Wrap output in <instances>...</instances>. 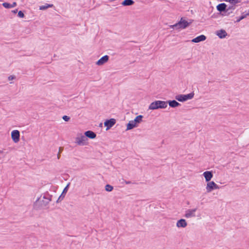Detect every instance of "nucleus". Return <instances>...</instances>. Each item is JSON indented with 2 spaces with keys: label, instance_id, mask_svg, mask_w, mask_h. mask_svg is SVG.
Here are the masks:
<instances>
[{
  "label": "nucleus",
  "instance_id": "f257e3e1",
  "mask_svg": "<svg viewBox=\"0 0 249 249\" xmlns=\"http://www.w3.org/2000/svg\"><path fill=\"white\" fill-rule=\"evenodd\" d=\"M143 116L142 115L137 116L133 120L129 121L126 124V131L131 130L135 127H137L139 124L142 122Z\"/></svg>",
  "mask_w": 249,
  "mask_h": 249
},
{
  "label": "nucleus",
  "instance_id": "f03ea898",
  "mask_svg": "<svg viewBox=\"0 0 249 249\" xmlns=\"http://www.w3.org/2000/svg\"><path fill=\"white\" fill-rule=\"evenodd\" d=\"M167 107V102L164 101L156 100L152 102L149 106L148 109L157 110L159 109H165Z\"/></svg>",
  "mask_w": 249,
  "mask_h": 249
},
{
  "label": "nucleus",
  "instance_id": "7ed1b4c3",
  "mask_svg": "<svg viewBox=\"0 0 249 249\" xmlns=\"http://www.w3.org/2000/svg\"><path fill=\"white\" fill-rule=\"evenodd\" d=\"M194 95V91L187 94H178L176 95L175 99L179 102H184L193 98Z\"/></svg>",
  "mask_w": 249,
  "mask_h": 249
},
{
  "label": "nucleus",
  "instance_id": "20e7f679",
  "mask_svg": "<svg viewBox=\"0 0 249 249\" xmlns=\"http://www.w3.org/2000/svg\"><path fill=\"white\" fill-rule=\"evenodd\" d=\"M87 141H88L87 138L84 134L83 135L82 133H78V136L75 138V142L78 145H85L87 144L86 142Z\"/></svg>",
  "mask_w": 249,
  "mask_h": 249
},
{
  "label": "nucleus",
  "instance_id": "39448f33",
  "mask_svg": "<svg viewBox=\"0 0 249 249\" xmlns=\"http://www.w3.org/2000/svg\"><path fill=\"white\" fill-rule=\"evenodd\" d=\"M219 189V186L213 181L207 182L206 190L207 193L211 192L212 191Z\"/></svg>",
  "mask_w": 249,
  "mask_h": 249
},
{
  "label": "nucleus",
  "instance_id": "423d86ee",
  "mask_svg": "<svg viewBox=\"0 0 249 249\" xmlns=\"http://www.w3.org/2000/svg\"><path fill=\"white\" fill-rule=\"evenodd\" d=\"M116 123L114 118L107 119L104 122V125L106 127V130L110 129Z\"/></svg>",
  "mask_w": 249,
  "mask_h": 249
},
{
  "label": "nucleus",
  "instance_id": "0eeeda50",
  "mask_svg": "<svg viewBox=\"0 0 249 249\" xmlns=\"http://www.w3.org/2000/svg\"><path fill=\"white\" fill-rule=\"evenodd\" d=\"M179 30L184 29L188 27V21L186 20L185 18L182 17L178 22Z\"/></svg>",
  "mask_w": 249,
  "mask_h": 249
},
{
  "label": "nucleus",
  "instance_id": "6e6552de",
  "mask_svg": "<svg viewBox=\"0 0 249 249\" xmlns=\"http://www.w3.org/2000/svg\"><path fill=\"white\" fill-rule=\"evenodd\" d=\"M39 199L40 198H37L34 204V206L36 209H40L43 206H46L49 203V201L47 200H42L39 201Z\"/></svg>",
  "mask_w": 249,
  "mask_h": 249
},
{
  "label": "nucleus",
  "instance_id": "1a4fd4ad",
  "mask_svg": "<svg viewBox=\"0 0 249 249\" xmlns=\"http://www.w3.org/2000/svg\"><path fill=\"white\" fill-rule=\"evenodd\" d=\"M70 185H71L70 182H69L67 184V185L65 186V187L63 190L62 192L61 193V195L59 196V197L57 199L56 203H59L64 198V197H65V196L70 188Z\"/></svg>",
  "mask_w": 249,
  "mask_h": 249
},
{
  "label": "nucleus",
  "instance_id": "9d476101",
  "mask_svg": "<svg viewBox=\"0 0 249 249\" xmlns=\"http://www.w3.org/2000/svg\"><path fill=\"white\" fill-rule=\"evenodd\" d=\"M20 132L18 130H14L11 132V138L15 143L19 141Z\"/></svg>",
  "mask_w": 249,
  "mask_h": 249
},
{
  "label": "nucleus",
  "instance_id": "9b49d317",
  "mask_svg": "<svg viewBox=\"0 0 249 249\" xmlns=\"http://www.w3.org/2000/svg\"><path fill=\"white\" fill-rule=\"evenodd\" d=\"M217 10L219 12V14L221 13H225V11H227V5L225 3H221L218 4L216 6Z\"/></svg>",
  "mask_w": 249,
  "mask_h": 249
},
{
  "label": "nucleus",
  "instance_id": "f8f14e48",
  "mask_svg": "<svg viewBox=\"0 0 249 249\" xmlns=\"http://www.w3.org/2000/svg\"><path fill=\"white\" fill-rule=\"evenodd\" d=\"M215 34L220 39L225 38L228 36L226 31L223 29L216 31Z\"/></svg>",
  "mask_w": 249,
  "mask_h": 249
},
{
  "label": "nucleus",
  "instance_id": "ddd939ff",
  "mask_svg": "<svg viewBox=\"0 0 249 249\" xmlns=\"http://www.w3.org/2000/svg\"><path fill=\"white\" fill-rule=\"evenodd\" d=\"M203 176L204 177L206 182L210 181L213 177V171H205Z\"/></svg>",
  "mask_w": 249,
  "mask_h": 249
},
{
  "label": "nucleus",
  "instance_id": "4468645a",
  "mask_svg": "<svg viewBox=\"0 0 249 249\" xmlns=\"http://www.w3.org/2000/svg\"><path fill=\"white\" fill-rule=\"evenodd\" d=\"M109 56L105 55L102 56L96 62V64L98 66H101L107 62L109 60Z\"/></svg>",
  "mask_w": 249,
  "mask_h": 249
},
{
  "label": "nucleus",
  "instance_id": "2eb2a0df",
  "mask_svg": "<svg viewBox=\"0 0 249 249\" xmlns=\"http://www.w3.org/2000/svg\"><path fill=\"white\" fill-rule=\"evenodd\" d=\"M197 208L188 209L186 211L184 216L186 218H190L191 217H195L196 214L195 213L196 211Z\"/></svg>",
  "mask_w": 249,
  "mask_h": 249
},
{
  "label": "nucleus",
  "instance_id": "dca6fc26",
  "mask_svg": "<svg viewBox=\"0 0 249 249\" xmlns=\"http://www.w3.org/2000/svg\"><path fill=\"white\" fill-rule=\"evenodd\" d=\"M84 135L87 139L88 138L90 139H94L96 137V133L91 130H87L84 132Z\"/></svg>",
  "mask_w": 249,
  "mask_h": 249
},
{
  "label": "nucleus",
  "instance_id": "f3484780",
  "mask_svg": "<svg viewBox=\"0 0 249 249\" xmlns=\"http://www.w3.org/2000/svg\"><path fill=\"white\" fill-rule=\"evenodd\" d=\"M206 38V36L204 35H201L192 39L191 42L193 43H199L205 41Z\"/></svg>",
  "mask_w": 249,
  "mask_h": 249
},
{
  "label": "nucleus",
  "instance_id": "a211bd4d",
  "mask_svg": "<svg viewBox=\"0 0 249 249\" xmlns=\"http://www.w3.org/2000/svg\"><path fill=\"white\" fill-rule=\"evenodd\" d=\"M187 226V223L185 219L181 218L178 220L176 223L178 228H185Z\"/></svg>",
  "mask_w": 249,
  "mask_h": 249
},
{
  "label": "nucleus",
  "instance_id": "6ab92c4d",
  "mask_svg": "<svg viewBox=\"0 0 249 249\" xmlns=\"http://www.w3.org/2000/svg\"><path fill=\"white\" fill-rule=\"evenodd\" d=\"M166 102H167V105L169 104L170 107L172 108H175L181 106V104L178 102L176 100H169Z\"/></svg>",
  "mask_w": 249,
  "mask_h": 249
},
{
  "label": "nucleus",
  "instance_id": "aec40b11",
  "mask_svg": "<svg viewBox=\"0 0 249 249\" xmlns=\"http://www.w3.org/2000/svg\"><path fill=\"white\" fill-rule=\"evenodd\" d=\"M2 5L4 8L6 9H10L16 7L17 5V3L16 2H13L12 4L7 2H4L2 4Z\"/></svg>",
  "mask_w": 249,
  "mask_h": 249
},
{
  "label": "nucleus",
  "instance_id": "412c9836",
  "mask_svg": "<svg viewBox=\"0 0 249 249\" xmlns=\"http://www.w3.org/2000/svg\"><path fill=\"white\" fill-rule=\"evenodd\" d=\"M235 6H227V9H228L227 10V11H225V13H221V15L223 16H229L232 13V12L231 10H234V9H235Z\"/></svg>",
  "mask_w": 249,
  "mask_h": 249
},
{
  "label": "nucleus",
  "instance_id": "4be33fe9",
  "mask_svg": "<svg viewBox=\"0 0 249 249\" xmlns=\"http://www.w3.org/2000/svg\"><path fill=\"white\" fill-rule=\"evenodd\" d=\"M134 3L135 2L133 0H124L121 4L124 6H131L134 4Z\"/></svg>",
  "mask_w": 249,
  "mask_h": 249
},
{
  "label": "nucleus",
  "instance_id": "5701e85b",
  "mask_svg": "<svg viewBox=\"0 0 249 249\" xmlns=\"http://www.w3.org/2000/svg\"><path fill=\"white\" fill-rule=\"evenodd\" d=\"M54 7V5L53 4L45 3L44 5H41L39 6V9L40 10H45L49 8Z\"/></svg>",
  "mask_w": 249,
  "mask_h": 249
},
{
  "label": "nucleus",
  "instance_id": "b1692460",
  "mask_svg": "<svg viewBox=\"0 0 249 249\" xmlns=\"http://www.w3.org/2000/svg\"><path fill=\"white\" fill-rule=\"evenodd\" d=\"M53 197V196L49 194V193H48V192H46L43 196V199H47V201H51L52 200V198Z\"/></svg>",
  "mask_w": 249,
  "mask_h": 249
},
{
  "label": "nucleus",
  "instance_id": "393cba45",
  "mask_svg": "<svg viewBox=\"0 0 249 249\" xmlns=\"http://www.w3.org/2000/svg\"><path fill=\"white\" fill-rule=\"evenodd\" d=\"M248 15H246V14L242 13V15L239 17H236V20L234 21V22H239L241 20L247 18Z\"/></svg>",
  "mask_w": 249,
  "mask_h": 249
},
{
  "label": "nucleus",
  "instance_id": "a878e982",
  "mask_svg": "<svg viewBox=\"0 0 249 249\" xmlns=\"http://www.w3.org/2000/svg\"><path fill=\"white\" fill-rule=\"evenodd\" d=\"M113 186L109 184H106L105 187V190L108 192H111L113 190Z\"/></svg>",
  "mask_w": 249,
  "mask_h": 249
},
{
  "label": "nucleus",
  "instance_id": "bb28decb",
  "mask_svg": "<svg viewBox=\"0 0 249 249\" xmlns=\"http://www.w3.org/2000/svg\"><path fill=\"white\" fill-rule=\"evenodd\" d=\"M225 1L230 2L232 4L231 6H235L236 4L241 2V1H238V0H225Z\"/></svg>",
  "mask_w": 249,
  "mask_h": 249
},
{
  "label": "nucleus",
  "instance_id": "cd10ccee",
  "mask_svg": "<svg viewBox=\"0 0 249 249\" xmlns=\"http://www.w3.org/2000/svg\"><path fill=\"white\" fill-rule=\"evenodd\" d=\"M25 11L20 10L18 12V17L19 18H24L25 17Z\"/></svg>",
  "mask_w": 249,
  "mask_h": 249
},
{
  "label": "nucleus",
  "instance_id": "c85d7f7f",
  "mask_svg": "<svg viewBox=\"0 0 249 249\" xmlns=\"http://www.w3.org/2000/svg\"><path fill=\"white\" fill-rule=\"evenodd\" d=\"M178 22H177L173 25H170L169 27L170 28L175 29L176 30H179L178 26Z\"/></svg>",
  "mask_w": 249,
  "mask_h": 249
},
{
  "label": "nucleus",
  "instance_id": "c756f323",
  "mask_svg": "<svg viewBox=\"0 0 249 249\" xmlns=\"http://www.w3.org/2000/svg\"><path fill=\"white\" fill-rule=\"evenodd\" d=\"M62 119L65 122H69L71 118H70V117H69L68 116L64 115L62 117Z\"/></svg>",
  "mask_w": 249,
  "mask_h": 249
},
{
  "label": "nucleus",
  "instance_id": "7c9ffc66",
  "mask_svg": "<svg viewBox=\"0 0 249 249\" xmlns=\"http://www.w3.org/2000/svg\"><path fill=\"white\" fill-rule=\"evenodd\" d=\"M16 76L14 75H10L9 77H8V80H13L15 79H16Z\"/></svg>",
  "mask_w": 249,
  "mask_h": 249
},
{
  "label": "nucleus",
  "instance_id": "2f4dec72",
  "mask_svg": "<svg viewBox=\"0 0 249 249\" xmlns=\"http://www.w3.org/2000/svg\"><path fill=\"white\" fill-rule=\"evenodd\" d=\"M193 21H194L193 19H189V21H188V27L193 22Z\"/></svg>",
  "mask_w": 249,
  "mask_h": 249
},
{
  "label": "nucleus",
  "instance_id": "473e14b6",
  "mask_svg": "<svg viewBox=\"0 0 249 249\" xmlns=\"http://www.w3.org/2000/svg\"><path fill=\"white\" fill-rule=\"evenodd\" d=\"M124 181V182L126 184H131V183H133L131 181H129V180H124V179H123Z\"/></svg>",
  "mask_w": 249,
  "mask_h": 249
},
{
  "label": "nucleus",
  "instance_id": "72a5a7b5",
  "mask_svg": "<svg viewBox=\"0 0 249 249\" xmlns=\"http://www.w3.org/2000/svg\"><path fill=\"white\" fill-rule=\"evenodd\" d=\"M12 12L14 14H17L18 12V9H16L15 10H13L12 11Z\"/></svg>",
  "mask_w": 249,
  "mask_h": 249
},
{
  "label": "nucleus",
  "instance_id": "f704fd0d",
  "mask_svg": "<svg viewBox=\"0 0 249 249\" xmlns=\"http://www.w3.org/2000/svg\"><path fill=\"white\" fill-rule=\"evenodd\" d=\"M63 147H60L59 148V151H58V153H61L63 151Z\"/></svg>",
  "mask_w": 249,
  "mask_h": 249
},
{
  "label": "nucleus",
  "instance_id": "c9c22d12",
  "mask_svg": "<svg viewBox=\"0 0 249 249\" xmlns=\"http://www.w3.org/2000/svg\"><path fill=\"white\" fill-rule=\"evenodd\" d=\"M60 153H58L57 158L59 159L60 158Z\"/></svg>",
  "mask_w": 249,
  "mask_h": 249
},
{
  "label": "nucleus",
  "instance_id": "e433bc0d",
  "mask_svg": "<svg viewBox=\"0 0 249 249\" xmlns=\"http://www.w3.org/2000/svg\"><path fill=\"white\" fill-rule=\"evenodd\" d=\"M102 125H103L102 123H101L99 124V127H102Z\"/></svg>",
  "mask_w": 249,
  "mask_h": 249
},
{
  "label": "nucleus",
  "instance_id": "4c0bfd02",
  "mask_svg": "<svg viewBox=\"0 0 249 249\" xmlns=\"http://www.w3.org/2000/svg\"><path fill=\"white\" fill-rule=\"evenodd\" d=\"M3 151H2V150H0V154H2V153H3Z\"/></svg>",
  "mask_w": 249,
  "mask_h": 249
},
{
  "label": "nucleus",
  "instance_id": "58836bf2",
  "mask_svg": "<svg viewBox=\"0 0 249 249\" xmlns=\"http://www.w3.org/2000/svg\"><path fill=\"white\" fill-rule=\"evenodd\" d=\"M238 1H241L240 0H238Z\"/></svg>",
  "mask_w": 249,
  "mask_h": 249
}]
</instances>
